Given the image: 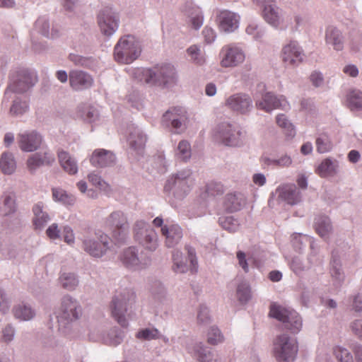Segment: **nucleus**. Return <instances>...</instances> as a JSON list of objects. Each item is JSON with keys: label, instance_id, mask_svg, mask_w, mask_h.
Listing matches in <instances>:
<instances>
[{"label": "nucleus", "instance_id": "f257e3e1", "mask_svg": "<svg viewBox=\"0 0 362 362\" xmlns=\"http://www.w3.org/2000/svg\"><path fill=\"white\" fill-rule=\"evenodd\" d=\"M131 75L137 81L156 86H165L173 83L175 71L173 65H158L151 69L137 67L132 69Z\"/></svg>", "mask_w": 362, "mask_h": 362}, {"label": "nucleus", "instance_id": "f03ea898", "mask_svg": "<svg viewBox=\"0 0 362 362\" xmlns=\"http://www.w3.org/2000/svg\"><path fill=\"white\" fill-rule=\"evenodd\" d=\"M38 79L36 73L26 68H18L11 71L7 87L4 91V102H8L13 93L23 94L31 90Z\"/></svg>", "mask_w": 362, "mask_h": 362}, {"label": "nucleus", "instance_id": "7ed1b4c3", "mask_svg": "<svg viewBox=\"0 0 362 362\" xmlns=\"http://www.w3.org/2000/svg\"><path fill=\"white\" fill-rule=\"evenodd\" d=\"M54 314L58 323L59 331L67 334L71 329L72 323L80 317L81 308L76 298L65 295L61 299L59 308Z\"/></svg>", "mask_w": 362, "mask_h": 362}, {"label": "nucleus", "instance_id": "20e7f679", "mask_svg": "<svg viewBox=\"0 0 362 362\" xmlns=\"http://www.w3.org/2000/svg\"><path fill=\"white\" fill-rule=\"evenodd\" d=\"M194 177L191 169L186 168L172 174L166 180L164 191L177 200L185 198L194 185Z\"/></svg>", "mask_w": 362, "mask_h": 362}, {"label": "nucleus", "instance_id": "39448f33", "mask_svg": "<svg viewBox=\"0 0 362 362\" xmlns=\"http://www.w3.org/2000/svg\"><path fill=\"white\" fill-rule=\"evenodd\" d=\"M136 294L132 289H124L112 300L111 312L115 320L123 327L128 325V317L135 303Z\"/></svg>", "mask_w": 362, "mask_h": 362}, {"label": "nucleus", "instance_id": "423d86ee", "mask_svg": "<svg viewBox=\"0 0 362 362\" xmlns=\"http://www.w3.org/2000/svg\"><path fill=\"white\" fill-rule=\"evenodd\" d=\"M141 53V45L134 35L121 37L114 47V58L120 64H129L135 61Z\"/></svg>", "mask_w": 362, "mask_h": 362}, {"label": "nucleus", "instance_id": "0eeeda50", "mask_svg": "<svg viewBox=\"0 0 362 362\" xmlns=\"http://www.w3.org/2000/svg\"><path fill=\"white\" fill-rule=\"evenodd\" d=\"M105 224L111 230L112 237L117 244H123L129 239L130 226L127 214L122 210L111 212L105 218Z\"/></svg>", "mask_w": 362, "mask_h": 362}, {"label": "nucleus", "instance_id": "6e6552de", "mask_svg": "<svg viewBox=\"0 0 362 362\" xmlns=\"http://www.w3.org/2000/svg\"><path fill=\"white\" fill-rule=\"evenodd\" d=\"M214 136L226 146L239 147L244 144L241 128L235 123L228 122L219 123L214 129Z\"/></svg>", "mask_w": 362, "mask_h": 362}, {"label": "nucleus", "instance_id": "1a4fd4ad", "mask_svg": "<svg viewBox=\"0 0 362 362\" xmlns=\"http://www.w3.org/2000/svg\"><path fill=\"white\" fill-rule=\"evenodd\" d=\"M81 240L83 250L95 258H100L110 249L111 239L105 233L98 230L94 235H83Z\"/></svg>", "mask_w": 362, "mask_h": 362}, {"label": "nucleus", "instance_id": "9d476101", "mask_svg": "<svg viewBox=\"0 0 362 362\" xmlns=\"http://www.w3.org/2000/svg\"><path fill=\"white\" fill-rule=\"evenodd\" d=\"M133 234L136 242L145 250L155 251L158 247V236L153 227L143 219H139L133 225Z\"/></svg>", "mask_w": 362, "mask_h": 362}, {"label": "nucleus", "instance_id": "9b49d317", "mask_svg": "<svg viewBox=\"0 0 362 362\" xmlns=\"http://www.w3.org/2000/svg\"><path fill=\"white\" fill-rule=\"evenodd\" d=\"M298 350L296 340L287 334H279L274 340L273 354L278 362H293Z\"/></svg>", "mask_w": 362, "mask_h": 362}, {"label": "nucleus", "instance_id": "f8f14e48", "mask_svg": "<svg viewBox=\"0 0 362 362\" xmlns=\"http://www.w3.org/2000/svg\"><path fill=\"white\" fill-rule=\"evenodd\" d=\"M269 315L282 322L285 328L293 333H298L302 328L303 322L300 316L290 308L272 304L270 307Z\"/></svg>", "mask_w": 362, "mask_h": 362}, {"label": "nucleus", "instance_id": "ddd939ff", "mask_svg": "<svg viewBox=\"0 0 362 362\" xmlns=\"http://www.w3.org/2000/svg\"><path fill=\"white\" fill-rule=\"evenodd\" d=\"M162 125L175 134H181L187 126L188 115L185 109L181 107L169 108L163 115Z\"/></svg>", "mask_w": 362, "mask_h": 362}, {"label": "nucleus", "instance_id": "4468645a", "mask_svg": "<svg viewBox=\"0 0 362 362\" xmlns=\"http://www.w3.org/2000/svg\"><path fill=\"white\" fill-rule=\"evenodd\" d=\"M97 21L101 33L107 37L117 32L120 22L118 13L110 7L103 8L99 11Z\"/></svg>", "mask_w": 362, "mask_h": 362}, {"label": "nucleus", "instance_id": "2eb2a0df", "mask_svg": "<svg viewBox=\"0 0 362 362\" xmlns=\"http://www.w3.org/2000/svg\"><path fill=\"white\" fill-rule=\"evenodd\" d=\"M255 106L257 109L266 112H271L276 109L288 110L289 103L284 95H276L272 92H266L260 99L255 98Z\"/></svg>", "mask_w": 362, "mask_h": 362}, {"label": "nucleus", "instance_id": "dca6fc26", "mask_svg": "<svg viewBox=\"0 0 362 362\" xmlns=\"http://www.w3.org/2000/svg\"><path fill=\"white\" fill-rule=\"evenodd\" d=\"M120 259L127 268L133 271L145 269L151 264V259L149 257L139 256L138 249L135 247L125 249L121 255Z\"/></svg>", "mask_w": 362, "mask_h": 362}, {"label": "nucleus", "instance_id": "f3484780", "mask_svg": "<svg viewBox=\"0 0 362 362\" xmlns=\"http://www.w3.org/2000/svg\"><path fill=\"white\" fill-rule=\"evenodd\" d=\"M225 105L232 112L246 115L252 111L253 101L250 95L245 93H237L226 98Z\"/></svg>", "mask_w": 362, "mask_h": 362}, {"label": "nucleus", "instance_id": "a211bd4d", "mask_svg": "<svg viewBox=\"0 0 362 362\" xmlns=\"http://www.w3.org/2000/svg\"><path fill=\"white\" fill-rule=\"evenodd\" d=\"M221 65L223 67H235L242 64L245 54L243 50L235 45H228L222 47L221 52Z\"/></svg>", "mask_w": 362, "mask_h": 362}, {"label": "nucleus", "instance_id": "6ab92c4d", "mask_svg": "<svg viewBox=\"0 0 362 362\" xmlns=\"http://www.w3.org/2000/svg\"><path fill=\"white\" fill-rule=\"evenodd\" d=\"M17 140L22 151L34 152L42 146L43 137L36 130H26L18 134Z\"/></svg>", "mask_w": 362, "mask_h": 362}, {"label": "nucleus", "instance_id": "aec40b11", "mask_svg": "<svg viewBox=\"0 0 362 362\" xmlns=\"http://www.w3.org/2000/svg\"><path fill=\"white\" fill-rule=\"evenodd\" d=\"M329 274L331 278L332 287L336 290L341 288L345 281L346 275L337 250H334L332 252Z\"/></svg>", "mask_w": 362, "mask_h": 362}, {"label": "nucleus", "instance_id": "412c9836", "mask_svg": "<svg viewBox=\"0 0 362 362\" xmlns=\"http://www.w3.org/2000/svg\"><path fill=\"white\" fill-rule=\"evenodd\" d=\"M124 337V332L117 327L110 329L107 334H102L100 328L91 329L89 333V338L93 341H102L109 346H117L122 343Z\"/></svg>", "mask_w": 362, "mask_h": 362}, {"label": "nucleus", "instance_id": "4be33fe9", "mask_svg": "<svg viewBox=\"0 0 362 362\" xmlns=\"http://www.w3.org/2000/svg\"><path fill=\"white\" fill-rule=\"evenodd\" d=\"M69 81L70 87L76 91L90 89L94 84V78L91 74L76 69L69 71Z\"/></svg>", "mask_w": 362, "mask_h": 362}, {"label": "nucleus", "instance_id": "5701e85b", "mask_svg": "<svg viewBox=\"0 0 362 362\" xmlns=\"http://www.w3.org/2000/svg\"><path fill=\"white\" fill-rule=\"evenodd\" d=\"M304 55L302 47L296 40H290L281 50L282 60L289 66H298L303 62Z\"/></svg>", "mask_w": 362, "mask_h": 362}, {"label": "nucleus", "instance_id": "b1692460", "mask_svg": "<svg viewBox=\"0 0 362 362\" xmlns=\"http://www.w3.org/2000/svg\"><path fill=\"white\" fill-rule=\"evenodd\" d=\"M55 161L54 153L48 148H43L32 154L27 160V168L31 173H35L37 169L42 166L51 165Z\"/></svg>", "mask_w": 362, "mask_h": 362}, {"label": "nucleus", "instance_id": "393cba45", "mask_svg": "<svg viewBox=\"0 0 362 362\" xmlns=\"http://www.w3.org/2000/svg\"><path fill=\"white\" fill-rule=\"evenodd\" d=\"M217 23L221 31L233 33L239 27L240 16L229 10H221L217 14Z\"/></svg>", "mask_w": 362, "mask_h": 362}, {"label": "nucleus", "instance_id": "a878e982", "mask_svg": "<svg viewBox=\"0 0 362 362\" xmlns=\"http://www.w3.org/2000/svg\"><path fill=\"white\" fill-rule=\"evenodd\" d=\"M308 243L310 245V252L308 257V264L311 266L316 260V257L318 253V246L316 244L314 238L308 235H295L293 240V244L296 250L301 252L305 245Z\"/></svg>", "mask_w": 362, "mask_h": 362}, {"label": "nucleus", "instance_id": "bb28decb", "mask_svg": "<svg viewBox=\"0 0 362 362\" xmlns=\"http://www.w3.org/2000/svg\"><path fill=\"white\" fill-rule=\"evenodd\" d=\"M186 349L187 352L199 362H214L213 352L202 342L192 341Z\"/></svg>", "mask_w": 362, "mask_h": 362}, {"label": "nucleus", "instance_id": "cd10ccee", "mask_svg": "<svg viewBox=\"0 0 362 362\" xmlns=\"http://www.w3.org/2000/svg\"><path fill=\"white\" fill-rule=\"evenodd\" d=\"M127 133L129 147L134 151H141L147 140L146 135L139 127L134 124L128 126Z\"/></svg>", "mask_w": 362, "mask_h": 362}, {"label": "nucleus", "instance_id": "c85d7f7f", "mask_svg": "<svg viewBox=\"0 0 362 362\" xmlns=\"http://www.w3.org/2000/svg\"><path fill=\"white\" fill-rule=\"evenodd\" d=\"M279 199L287 204L294 205L301 199V194L296 186L293 184H286L279 186L276 189Z\"/></svg>", "mask_w": 362, "mask_h": 362}, {"label": "nucleus", "instance_id": "c756f323", "mask_svg": "<svg viewBox=\"0 0 362 362\" xmlns=\"http://www.w3.org/2000/svg\"><path fill=\"white\" fill-rule=\"evenodd\" d=\"M90 161L95 167L105 168L113 165L116 162V157L110 151L96 149L93 152Z\"/></svg>", "mask_w": 362, "mask_h": 362}, {"label": "nucleus", "instance_id": "7c9ffc66", "mask_svg": "<svg viewBox=\"0 0 362 362\" xmlns=\"http://www.w3.org/2000/svg\"><path fill=\"white\" fill-rule=\"evenodd\" d=\"M161 233L165 238V244L168 247L177 245L183 236L182 229L177 224L162 226Z\"/></svg>", "mask_w": 362, "mask_h": 362}, {"label": "nucleus", "instance_id": "2f4dec72", "mask_svg": "<svg viewBox=\"0 0 362 362\" xmlns=\"http://www.w3.org/2000/svg\"><path fill=\"white\" fill-rule=\"evenodd\" d=\"M316 233L325 241H328L333 233V226L330 218L325 215H317L314 219Z\"/></svg>", "mask_w": 362, "mask_h": 362}, {"label": "nucleus", "instance_id": "473e14b6", "mask_svg": "<svg viewBox=\"0 0 362 362\" xmlns=\"http://www.w3.org/2000/svg\"><path fill=\"white\" fill-rule=\"evenodd\" d=\"M182 12L189 18L192 27L199 29L203 25L204 16L200 8L192 2H187L182 7Z\"/></svg>", "mask_w": 362, "mask_h": 362}, {"label": "nucleus", "instance_id": "72a5a7b5", "mask_svg": "<svg viewBox=\"0 0 362 362\" xmlns=\"http://www.w3.org/2000/svg\"><path fill=\"white\" fill-rule=\"evenodd\" d=\"M33 223L35 230H41L45 228L51 218L45 209V205L42 202H37L33 206Z\"/></svg>", "mask_w": 362, "mask_h": 362}, {"label": "nucleus", "instance_id": "f704fd0d", "mask_svg": "<svg viewBox=\"0 0 362 362\" xmlns=\"http://www.w3.org/2000/svg\"><path fill=\"white\" fill-rule=\"evenodd\" d=\"M245 204V196L240 192L227 194L223 200V206L229 212L240 210Z\"/></svg>", "mask_w": 362, "mask_h": 362}, {"label": "nucleus", "instance_id": "c9c22d12", "mask_svg": "<svg viewBox=\"0 0 362 362\" xmlns=\"http://www.w3.org/2000/svg\"><path fill=\"white\" fill-rule=\"evenodd\" d=\"M57 156L61 167L66 173L71 175L78 173L77 161L69 153L59 149L57 151Z\"/></svg>", "mask_w": 362, "mask_h": 362}, {"label": "nucleus", "instance_id": "e433bc0d", "mask_svg": "<svg viewBox=\"0 0 362 362\" xmlns=\"http://www.w3.org/2000/svg\"><path fill=\"white\" fill-rule=\"evenodd\" d=\"M16 210L15 195L13 192H5L0 195V215L8 216Z\"/></svg>", "mask_w": 362, "mask_h": 362}, {"label": "nucleus", "instance_id": "4c0bfd02", "mask_svg": "<svg viewBox=\"0 0 362 362\" xmlns=\"http://www.w3.org/2000/svg\"><path fill=\"white\" fill-rule=\"evenodd\" d=\"M339 168V162L331 158L324 159L316 169V173L321 177L332 176L337 173Z\"/></svg>", "mask_w": 362, "mask_h": 362}, {"label": "nucleus", "instance_id": "58836bf2", "mask_svg": "<svg viewBox=\"0 0 362 362\" xmlns=\"http://www.w3.org/2000/svg\"><path fill=\"white\" fill-rule=\"evenodd\" d=\"M326 42L333 46L336 50L343 49V36L341 31L336 27L328 26L325 31Z\"/></svg>", "mask_w": 362, "mask_h": 362}, {"label": "nucleus", "instance_id": "ea45409f", "mask_svg": "<svg viewBox=\"0 0 362 362\" xmlns=\"http://www.w3.org/2000/svg\"><path fill=\"white\" fill-rule=\"evenodd\" d=\"M68 59L74 66L95 70L98 67V61L92 57H83L77 54L71 53Z\"/></svg>", "mask_w": 362, "mask_h": 362}, {"label": "nucleus", "instance_id": "a19ab883", "mask_svg": "<svg viewBox=\"0 0 362 362\" xmlns=\"http://www.w3.org/2000/svg\"><path fill=\"white\" fill-rule=\"evenodd\" d=\"M59 283L63 288L74 291L78 286L79 280L75 273L64 272L60 273Z\"/></svg>", "mask_w": 362, "mask_h": 362}, {"label": "nucleus", "instance_id": "79ce46f5", "mask_svg": "<svg viewBox=\"0 0 362 362\" xmlns=\"http://www.w3.org/2000/svg\"><path fill=\"white\" fill-rule=\"evenodd\" d=\"M42 347L45 351L52 356L60 354L64 351L62 344L53 336H49L43 339Z\"/></svg>", "mask_w": 362, "mask_h": 362}, {"label": "nucleus", "instance_id": "37998d69", "mask_svg": "<svg viewBox=\"0 0 362 362\" xmlns=\"http://www.w3.org/2000/svg\"><path fill=\"white\" fill-rule=\"evenodd\" d=\"M35 28L42 35L47 38H54L58 36V31L53 28L50 30V24L48 19L45 17H40L35 22Z\"/></svg>", "mask_w": 362, "mask_h": 362}, {"label": "nucleus", "instance_id": "c03bdc74", "mask_svg": "<svg viewBox=\"0 0 362 362\" xmlns=\"http://www.w3.org/2000/svg\"><path fill=\"white\" fill-rule=\"evenodd\" d=\"M16 318L22 321H28L35 316V311L28 304L21 303L16 305L13 309Z\"/></svg>", "mask_w": 362, "mask_h": 362}, {"label": "nucleus", "instance_id": "a18cd8bd", "mask_svg": "<svg viewBox=\"0 0 362 362\" xmlns=\"http://www.w3.org/2000/svg\"><path fill=\"white\" fill-rule=\"evenodd\" d=\"M52 192L53 200L62 205L73 206L76 202L75 197L62 188H52Z\"/></svg>", "mask_w": 362, "mask_h": 362}, {"label": "nucleus", "instance_id": "49530a36", "mask_svg": "<svg viewBox=\"0 0 362 362\" xmlns=\"http://www.w3.org/2000/svg\"><path fill=\"white\" fill-rule=\"evenodd\" d=\"M16 168V163L13 153L4 152L1 154L0 158V169L4 174L11 175L13 173Z\"/></svg>", "mask_w": 362, "mask_h": 362}, {"label": "nucleus", "instance_id": "de8ad7c7", "mask_svg": "<svg viewBox=\"0 0 362 362\" xmlns=\"http://www.w3.org/2000/svg\"><path fill=\"white\" fill-rule=\"evenodd\" d=\"M173 266L172 269L177 274L186 273L189 267L183 254L180 250H174L172 254Z\"/></svg>", "mask_w": 362, "mask_h": 362}, {"label": "nucleus", "instance_id": "09e8293b", "mask_svg": "<svg viewBox=\"0 0 362 362\" xmlns=\"http://www.w3.org/2000/svg\"><path fill=\"white\" fill-rule=\"evenodd\" d=\"M192 156V149L190 144L186 140H182L179 142L175 149V158L181 162H187Z\"/></svg>", "mask_w": 362, "mask_h": 362}, {"label": "nucleus", "instance_id": "8fccbe9b", "mask_svg": "<svg viewBox=\"0 0 362 362\" xmlns=\"http://www.w3.org/2000/svg\"><path fill=\"white\" fill-rule=\"evenodd\" d=\"M347 105L351 111L362 109V92L358 90H351L346 96Z\"/></svg>", "mask_w": 362, "mask_h": 362}, {"label": "nucleus", "instance_id": "3c124183", "mask_svg": "<svg viewBox=\"0 0 362 362\" xmlns=\"http://www.w3.org/2000/svg\"><path fill=\"white\" fill-rule=\"evenodd\" d=\"M316 149L319 153L329 152L333 148V142L327 134L323 133L317 136L315 141Z\"/></svg>", "mask_w": 362, "mask_h": 362}, {"label": "nucleus", "instance_id": "603ef678", "mask_svg": "<svg viewBox=\"0 0 362 362\" xmlns=\"http://www.w3.org/2000/svg\"><path fill=\"white\" fill-rule=\"evenodd\" d=\"M236 295L241 303H247L252 297L251 288L246 280H243L237 286Z\"/></svg>", "mask_w": 362, "mask_h": 362}, {"label": "nucleus", "instance_id": "864d4df0", "mask_svg": "<svg viewBox=\"0 0 362 362\" xmlns=\"http://www.w3.org/2000/svg\"><path fill=\"white\" fill-rule=\"evenodd\" d=\"M276 124L284 129L286 136L293 138L296 135V129L293 124L284 114H279L276 117Z\"/></svg>", "mask_w": 362, "mask_h": 362}, {"label": "nucleus", "instance_id": "5fc2aeb1", "mask_svg": "<svg viewBox=\"0 0 362 362\" xmlns=\"http://www.w3.org/2000/svg\"><path fill=\"white\" fill-rule=\"evenodd\" d=\"M187 53L193 63L202 65L205 62L204 52L202 50L200 46L191 45L187 49Z\"/></svg>", "mask_w": 362, "mask_h": 362}, {"label": "nucleus", "instance_id": "6e6d98bb", "mask_svg": "<svg viewBox=\"0 0 362 362\" xmlns=\"http://www.w3.org/2000/svg\"><path fill=\"white\" fill-rule=\"evenodd\" d=\"M278 8L273 5L264 6L263 16L265 21L270 25L276 27L279 25V16Z\"/></svg>", "mask_w": 362, "mask_h": 362}, {"label": "nucleus", "instance_id": "4d7b16f0", "mask_svg": "<svg viewBox=\"0 0 362 362\" xmlns=\"http://www.w3.org/2000/svg\"><path fill=\"white\" fill-rule=\"evenodd\" d=\"M29 106L25 100L16 97L13 100V104L10 107V114L13 116H21L28 110Z\"/></svg>", "mask_w": 362, "mask_h": 362}, {"label": "nucleus", "instance_id": "13d9d810", "mask_svg": "<svg viewBox=\"0 0 362 362\" xmlns=\"http://www.w3.org/2000/svg\"><path fill=\"white\" fill-rule=\"evenodd\" d=\"M218 222L224 230L230 233L236 232L240 227V223L238 219L232 216L220 217Z\"/></svg>", "mask_w": 362, "mask_h": 362}, {"label": "nucleus", "instance_id": "bf43d9fd", "mask_svg": "<svg viewBox=\"0 0 362 362\" xmlns=\"http://www.w3.org/2000/svg\"><path fill=\"white\" fill-rule=\"evenodd\" d=\"M224 341V336L216 326H211L207 332V342L211 345H217Z\"/></svg>", "mask_w": 362, "mask_h": 362}, {"label": "nucleus", "instance_id": "052dcab7", "mask_svg": "<svg viewBox=\"0 0 362 362\" xmlns=\"http://www.w3.org/2000/svg\"><path fill=\"white\" fill-rule=\"evenodd\" d=\"M289 265L291 269L298 276L310 268V265L308 263L305 264L299 257H293Z\"/></svg>", "mask_w": 362, "mask_h": 362}, {"label": "nucleus", "instance_id": "680f3d73", "mask_svg": "<svg viewBox=\"0 0 362 362\" xmlns=\"http://www.w3.org/2000/svg\"><path fill=\"white\" fill-rule=\"evenodd\" d=\"M136 337L139 339L149 341L159 339L160 333L156 328H145L139 331Z\"/></svg>", "mask_w": 362, "mask_h": 362}, {"label": "nucleus", "instance_id": "e2e57ef3", "mask_svg": "<svg viewBox=\"0 0 362 362\" xmlns=\"http://www.w3.org/2000/svg\"><path fill=\"white\" fill-rule=\"evenodd\" d=\"M88 181L92 183V185L98 187L100 189L103 190L105 192H109L111 191L110 185L103 180L101 177L95 173H91L88 175Z\"/></svg>", "mask_w": 362, "mask_h": 362}, {"label": "nucleus", "instance_id": "0e129e2a", "mask_svg": "<svg viewBox=\"0 0 362 362\" xmlns=\"http://www.w3.org/2000/svg\"><path fill=\"white\" fill-rule=\"evenodd\" d=\"M334 354L335 355L336 358L338 359L339 362H353V356L351 354V352L342 347V346H335L334 348Z\"/></svg>", "mask_w": 362, "mask_h": 362}, {"label": "nucleus", "instance_id": "69168bd1", "mask_svg": "<svg viewBox=\"0 0 362 362\" xmlns=\"http://www.w3.org/2000/svg\"><path fill=\"white\" fill-rule=\"evenodd\" d=\"M151 293L154 298L158 300L163 302L167 296L166 288L160 281H155L151 287Z\"/></svg>", "mask_w": 362, "mask_h": 362}, {"label": "nucleus", "instance_id": "338daca9", "mask_svg": "<svg viewBox=\"0 0 362 362\" xmlns=\"http://www.w3.org/2000/svg\"><path fill=\"white\" fill-rule=\"evenodd\" d=\"M245 32L255 40H259L264 34L263 28L255 22L249 23L245 29Z\"/></svg>", "mask_w": 362, "mask_h": 362}, {"label": "nucleus", "instance_id": "774afa93", "mask_svg": "<svg viewBox=\"0 0 362 362\" xmlns=\"http://www.w3.org/2000/svg\"><path fill=\"white\" fill-rule=\"evenodd\" d=\"M211 321L209 310L205 305H201L198 310L197 322L199 325L206 326Z\"/></svg>", "mask_w": 362, "mask_h": 362}]
</instances>
